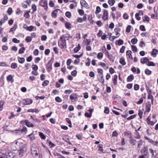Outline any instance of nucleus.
<instances>
[{"mask_svg":"<svg viewBox=\"0 0 158 158\" xmlns=\"http://www.w3.org/2000/svg\"><path fill=\"white\" fill-rule=\"evenodd\" d=\"M58 44L61 49L65 48H67L66 40L62 36L60 37V40H58Z\"/></svg>","mask_w":158,"mask_h":158,"instance_id":"f257e3e1","label":"nucleus"},{"mask_svg":"<svg viewBox=\"0 0 158 158\" xmlns=\"http://www.w3.org/2000/svg\"><path fill=\"white\" fill-rule=\"evenodd\" d=\"M40 5L43 7L45 10H47L48 8V2L47 0H40L39 2Z\"/></svg>","mask_w":158,"mask_h":158,"instance_id":"f03ea898","label":"nucleus"},{"mask_svg":"<svg viewBox=\"0 0 158 158\" xmlns=\"http://www.w3.org/2000/svg\"><path fill=\"white\" fill-rule=\"evenodd\" d=\"M53 60L51 59L48 61L46 66V69L48 72H50L52 69V65Z\"/></svg>","mask_w":158,"mask_h":158,"instance_id":"7ed1b4c3","label":"nucleus"},{"mask_svg":"<svg viewBox=\"0 0 158 158\" xmlns=\"http://www.w3.org/2000/svg\"><path fill=\"white\" fill-rule=\"evenodd\" d=\"M31 153L33 156L39 153L38 149L34 147H32L31 148Z\"/></svg>","mask_w":158,"mask_h":158,"instance_id":"20e7f679","label":"nucleus"},{"mask_svg":"<svg viewBox=\"0 0 158 158\" xmlns=\"http://www.w3.org/2000/svg\"><path fill=\"white\" fill-rule=\"evenodd\" d=\"M23 123H25L26 125L28 127H33L34 125L33 124L29 122L28 120H23L21 121Z\"/></svg>","mask_w":158,"mask_h":158,"instance_id":"39448f33","label":"nucleus"},{"mask_svg":"<svg viewBox=\"0 0 158 158\" xmlns=\"http://www.w3.org/2000/svg\"><path fill=\"white\" fill-rule=\"evenodd\" d=\"M23 103L24 105H27L31 104L32 103V100L30 98H27L23 99Z\"/></svg>","mask_w":158,"mask_h":158,"instance_id":"423d86ee","label":"nucleus"},{"mask_svg":"<svg viewBox=\"0 0 158 158\" xmlns=\"http://www.w3.org/2000/svg\"><path fill=\"white\" fill-rule=\"evenodd\" d=\"M108 18V11L106 10H104L103 15L102 16V19L104 21L107 19Z\"/></svg>","mask_w":158,"mask_h":158,"instance_id":"0eeeda50","label":"nucleus"},{"mask_svg":"<svg viewBox=\"0 0 158 158\" xmlns=\"http://www.w3.org/2000/svg\"><path fill=\"white\" fill-rule=\"evenodd\" d=\"M25 152L23 149H21L18 151L17 154L19 157H22L24 155Z\"/></svg>","mask_w":158,"mask_h":158,"instance_id":"6e6552de","label":"nucleus"},{"mask_svg":"<svg viewBox=\"0 0 158 158\" xmlns=\"http://www.w3.org/2000/svg\"><path fill=\"white\" fill-rule=\"evenodd\" d=\"M151 107V105L149 102H147L145 105V112H149L150 111Z\"/></svg>","mask_w":158,"mask_h":158,"instance_id":"1a4fd4ad","label":"nucleus"},{"mask_svg":"<svg viewBox=\"0 0 158 158\" xmlns=\"http://www.w3.org/2000/svg\"><path fill=\"white\" fill-rule=\"evenodd\" d=\"M15 155L14 153L11 152H8L6 155V158H13L14 157Z\"/></svg>","mask_w":158,"mask_h":158,"instance_id":"9d476101","label":"nucleus"},{"mask_svg":"<svg viewBox=\"0 0 158 158\" xmlns=\"http://www.w3.org/2000/svg\"><path fill=\"white\" fill-rule=\"evenodd\" d=\"M80 4L81 6V8H83V6L87 8L88 6V4L85 0H81L80 1Z\"/></svg>","mask_w":158,"mask_h":158,"instance_id":"9b49d317","label":"nucleus"},{"mask_svg":"<svg viewBox=\"0 0 158 158\" xmlns=\"http://www.w3.org/2000/svg\"><path fill=\"white\" fill-rule=\"evenodd\" d=\"M60 10L59 9H57L53 10L52 13V16L53 18H56L57 16V10Z\"/></svg>","mask_w":158,"mask_h":158,"instance_id":"f8f14e48","label":"nucleus"},{"mask_svg":"<svg viewBox=\"0 0 158 158\" xmlns=\"http://www.w3.org/2000/svg\"><path fill=\"white\" fill-rule=\"evenodd\" d=\"M158 52V50L156 49H153L151 55L154 57L156 56V55Z\"/></svg>","mask_w":158,"mask_h":158,"instance_id":"ddd939ff","label":"nucleus"},{"mask_svg":"<svg viewBox=\"0 0 158 158\" xmlns=\"http://www.w3.org/2000/svg\"><path fill=\"white\" fill-rule=\"evenodd\" d=\"M149 60V59L148 57H146L141 58L140 60V62L142 64H144L146 62H148Z\"/></svg>","mask_w":158,"mask_h":158,"instance_id":"4468645a","label":"nucleus"},{"mask_svg":"<svg viewBox=\"0 0 158 158\" xmlns=\"http://www.w3.org/2000/svg\"><path fill=\"white\" fill-rule=\"evenodd\" d=\"M142 152L144 156H148V152L147 148L144 147L143 149H142Z\"/></svg>","mask_w":158,"mask_h":158,"instance_id":"2eb2a0df","label":"nucleus"},{"mask_svg":"<svg viewBox=\"0 0 158 158\" xmlns=\"http://www.w3.org/2000/svg\"><path fill=\"white\" fill-rule=\"evenodd\" d=\"M15 131H19V132H21V133H22L23 132H24L26 133L27 131V128L25 126H24L23 127V129L21 130H15Z\"/></svg>","mask_w":158,"mask_h":158,"instance_id":"dca6fc26","label":"nucleus"},{"mask_svg":"<svg viewBox=\"0 0 158 158\" xmlns=\"http://www.w3.org/2000/svg\"><path fill=\"white\" fill-rule=\"evenodd\" d=\"M134 78V76L132 74H131L128 77L127 80L128 82L131 81L133 80Z\"/></svg>","mask_w":158,"mask_h":158,"instance_id":"f3484780","label":"nucleus"},{"mask_svg":"<svg viewBox=\"0 0 158 158\" xmlns=\"http://www.w3.org/2000/svg\"><path fill=\"white\" fill-rule=\"evenodd\" d=\"M131 50H128L126 52V54L127 56H128V57L129 59H132L133 57L131 54Z\"/></svg>","mask_w":158,"mask_h":158,"instance_id":"a211bd4d","label":"nucleus"},{"mask_svg":"<svg viewBox=\"0 0 158 158\" xmlns=\"http://www.w3.org/2000/svg\"><path fill=\"white\" fill-rule=\"evenodd\" d=\"M29 137L31 140H33L35 139V137L33 132L27 136V137Z\"/></svg>","mask_w":158,"mask_h":158,"instance_id":"6ab92c4d","label":"nucleus"},{"mask_svg":"<svg viewBox=\"0 0 158 158\" xmlns=\"http://www.w3.org/2000/svg\"><path fill=\"white\" fill-rule=\"evenodd\" d=\"M18 59L19 62L21 64L23 63L25 60L24 58L23 57H18Z\"/></svg>","mask_w":158,"mask_h":158,"instance_id":"aec40b11","label":"nucleus"},{"mask_svg":"<svg viewBox=\"0 0 158 158\" xmlns=\"http://www.w3.org/2000/svg\"><path fill=\"white\" fill-rule=\"evenodd\" d=\"M61 36L62 37L64 38V39H65L68 38V39L67 40L72 38V37L69 34H65Z\"/></svg>","mask_w":158,"mask_h":158,"instance_id":"412c9836","label":"nucleus"},{"mask_svg":"<svg viewBox=\"0 0 158 158\" xmlns=\"http://www.w3.org/2000/svg\"><path fill=\"white\" fill-rule=\"evenodd\" d=\"M81 47L79 44H78L77 46L74 49V52L75 53L77 52L81 49Z\"/></svg>","mask_w":158,"mask_h":158,"instance_id":"4be33fe9","label":"nucleus"},{"mask_svg":"<svg viewBox=\"0 0 158 158\" xmlns=\"http://www.w3.org/2000/svg\"><path fill=\"white\" fill-rule=\"evenodd\" d=\"M123 44V41L122 40H117L115 42L116 45H121Z\"/></svg>","mask_w":158,"mask_h":158,"instance_id":"5701e85b","label":"nucleus"},{"mask_svg":"<svg viewBox=\"0 0 158 158\" xmlns=\"http://www.w3.org/2000/svg\"><path fill=\"white\" fill-rule=\"evenodd\" d=\"M148 99H151L152 102V104H153V102L154 101V98L151 94H148Z\"/></svg>","mask_w":158,"mask_h":158,"instance_id":"b1692460","label":"nucleus"},{"mask_svg":"<svg viewBox=\"0 0 158 158\" xmlns=\"http://www.w3.org/2000/svg\"><path fill=\"white\" fill-rule=\"evenodd\" d=\"M117 77L118 76L116 75L115 74L114 76L113 81L114 85H115L117 83Z\"/></svg>","mask_w":158,"mask_h":158,"instance_id":"393cba45","label":"nucleus"},{"mask_svg":"<svg viewBox=\"0 0 158 158\" xmlns=\"http://www.w3.org/2000/svg\"><path fill=\"white\" fill-rule=\"evenodd\" d=\"M119 62L123 65H124L126 64V62L125 61V60L124 58H121L120 59Z\"/></svg>","mask_w":158,"mask_h":158,"instance_id":"a878e982","label":"nucleus"},{"mask_svg":"<svg viewBox=\"0 0 158 158\" xmlns=\"http://www.w3.org/2000/svg\"><path fill=\"white\" fill-rule=\"evenodd\" d=\"M27 112H35V113H38L39 112V110L36 109H29L27 110Z\"/></svg>","mask_w":158,"mask_h":158,"instance_id":"bb28decb","label":"nucleus"},{"mask_svg":"<svg viewBox=\"0 0 158 158\" xmlns=\"http://www.w3.org/2000/svg\"><path fill=\"white\" fill-rule=\"evenodd\" d=\"M107 57L110 61L112 62L114 61V57L111 54L108 55Z\"/></svg>","mask_w":158,"mask_h":158,"instance_id":"cd10ccee","label":"nucleus"},{"mask_svg":"<svg viewBox=\"0 0 158 158\" xmlns=\"http://www.w3.org/2000/svg\"><path fill=\"white\" fill-rule=\"evenodd\" d=\"M31 8L33 10V11L31 13L32 14L36 11V6L35 4H33L32 5Z\"/></svg>","mask_w":158,"mask_h":158,"instance_id":"c85d7f7f","label":"nucleus"},{"mask_svg":"<svg viewBox=\"0 0 158 158\" xmlns=\"http://www.w3.org/2000/svg\"><path fill=\"white\" fill-rule=\"evenodd\" d=\"M71 24L69 22H67L65 24V27L66 28L69 29L71 27Z\"/></svg>","mask_w":158,"mask_h":158,"instance_id":"c756f323","label":"nucleus"},{"mask_svg":"<svg viewBox=\"0 0 158 158\" xmlns=\"http://www.w3.org/2000/svg\"><path fill=\"white\" fill-rule=\"evenodd\" d=\"M135 138L137 139H140L141 138L140 136L139 135V132L135 131Z\"/></svg>","mask_w":158,"mask_h":158,"instance_id":"7c9ffc66","label":"nucleus"},{"mask_svg":"<svg viewBox=\"0 0 158 158\" xmlns=\"http://www.w3.org/2000/svg\"><path fill=\"white\" fill-rule=\"evenodd\" d=\"M115 0H108V4L110 6H113L115 3Z\"/></svg>","mask_w":158,"mask_h":158,"instance_id":"2f4dec72","label":"nucleus"},{"mask_svg":"<svg viewBox=\"0 0 158 158\" xmlns=\"http://www.w3.org/2000/svg\"><path fill=\"white\" fill-rule=\"evenodd\" d=\"M25 50V48L24 47H22L20 48L19 51V54H22L24 52V51Z\"/></svg>","mask_w":158,"mask_h":158,"instance_id":"473e14b6","label":"nucleus"},{"mask_svg":"<svg viewBox=\"0 0 158 158\" xmlns=\"http://www.w3.org/2000/svg\"><path fill=\"white\" fill-rule=\"evenodd\" d=\"M17 27V24H14V27L10 29V32L14 31L16 29Z\"/></svg>","mask_w":158,"mask_h":158,"instance_id":"72a5a7b5","label":"nucleus"},{"mask_svg":"<svg viewBox=\"0 0 158 158\" xmlns=\"http://www.w3.org/2000/svg\"><path fill=\"white\" fill-rule=\"evenodd\" d=\"M10 67L12 69H15L17 67V64L15 63H13L11 64Z\"/></svg>","mask_w":158,"mask_h":158,"instance_id":"f704fd0d","label":"nucleus"},{"mask_svg":"<svg viewBox=\"0 0 158 158\" xmlns=\"http://www.w3.org/2000/svg\"><path fill=\"white\" fill-rule=\"evenodd\" d=\"M0 66L2 67H8V65L6 62H0Z\"/></svg>","mask_w":158,"mask_h":158,"instance_id":"c9c22d12","label":"nucleus"},{"mask_svg":"<svg viewBox=\"0 0 158 158\" xmlns=\"http://www.w3.org/2000/svg\"><path fill=\"white\" fill-rule=\"evenodd\" d=\"M39 135L40 136L42 139H45V136L44 135V134L43 133L41 132H40Z\"/></svg>","mask_w":158,"mask_h":158,"instance_id":"e433bc0d","label":"nucleus"},{"mask_svg":"<svg viewBox=\"0 0 158 158\" xmlns=\"http://www.w3.org/2000/svg\"><path fill=\"white\" fill-rule=\"evenodd\" d=\"M84 42L86 45H89L91 42V41L90 39H86L85 40Z\"/></svg>","mask_w":158,"mask_h":158,"instance_id":"4c0bfd02","label":"nucleus"},{"mask_svg":"<svg viewBox=\"0 0 158 158\" xmlns=\"http://www.w3.org/2000/svg\"><path fill=\"white\" fill-rule=\"evenodd\" d=\"M98 148V150L101 152H103V145L101 144H100L97 147Z\"/></svg>","mask_w":158,"mask_h":158,"instance_id":"58836bf2","label":"nucleus"},{"mask_svg":"<svg viewBox=\"0 0 158 158\" xmlns=\"http://www.w3.org/2000/svg\"><path fill=\"white\" fill-rule=\"evenodd\" d=\"M131 49L134 52H136L137 51V49L136 47L133 45H131Z\"/></svg>","mask_w":158,"mask_h":158,"instance_id":"ea45409f","label":"nucleus"},{"mask_svg":"<svg viewBox=\"0 0 158 158\" xmlns=\"http://www.w3.org/2000/svg\"><path fill=\"white\" fill-rule=\"evenodd\" d=\"M148 62V64H147V65L148 66H156L155 64L153 62L150 61H149Z\"/></svg>","mask_w":158,"mask_h":158,"instance_id":"a19ab883","label":"nucleus"},{"mask_svg":"<svg viewBox=\"0 0 158 158\" xmlns=\"http://www.w3.org/2000/svg\"><path fill=\"white\" fill-rule=\"evenodd\" d=\"M49 83V81L48 80H45L43 82L42 85L43 86H45L47 85Z\"/></svg>","mask_w":158,"mask_h":158,"instance_id":"79ce46f5","label":"nucleus"},{"mask_svg":"<svg viewBox=\"0 0 158 158\" xmlns=\"http://www.w3.org/2000/svg\"><path fill=\"white\" fill-rule=\"evenodd\" d=\"M65 15L69 18H70L72 16L71 13L69 11H67L65 13Z\"/></svg>","mask_w":158,"mask_h":158,"instance_id":"37998d69","label":"nucleus"},{"mask_svg":"<svg viewBox=\"0 0 158 158\" xmlns=\"http://www.w3.org/2000/svg\"><path fill=\"white\" fill-rule=\"evenodd\" d=\"M32 40L31 37L30 36H27L25 39V41L27 42H29Z\"/></svg>","mask_w":158,"mask_h":158,"instance_id":"c03bdc74","label":"nucleus"},{"mask_svg":"<svg viewBox=\"0 0 158 158\" xmlns=\"http://www.w3.org/2000/svg\"><path fill=\"white\" fill-rule=\"evenodd\" d=\"M83 52H82L80 55H73V56L78 59H79V58L81 57L83 55Z\"/></svg>","mask_w":158,"mask_h":158,"instance_id":"a18cd8bd","label":"nucleus"},{"mask_svg":"<svg viewBox=\"0 0 158 158\" xmlns=\"http://www.w3.org/2000/svg\"><path fill=\"white\" fill-rule=\"evenodd\" d=\"M34 27L33 26H31L29 27H27L26 30L29 31H31L33 30Z\"/></svg>","mask_w":158,"mask_h":158,"instance_id":"49530a36","label":"nucleus"},{"mask_svg":"<svg viewBox=\"0 0 158 158\" xmlns=\"http://www.w3.org/2000/svg\"><path fill=\"white\" fill-rule=\"evenodd\" d=\"M145 73L147 75H149L152 73V71L148 69H146L145 70Z\"/></svg>","mask_w":158,"mask_h":158,"instance_id":"de8ad7c7","label":"nucleus"},{"mask_svg":"<svg viewBox=\"0 0 158 158\" xmlns=\"http://www.w3.org/2000/svg\"><path fill=\"white\" fill-rule=\"evenodd\" d=\"M129 142L131 144H132V145H135L136 144V140L135 139H133L130 140Z\"/></svg>","mask_w":158,"mask_h":158,"instance_id":"09e8293b","label":"nucleus"},{"mask_svg":"<svg viewBox=\"0 0 158 158\" xmlns=\"http://www.w3.org/2000/svg\"><path fill=\"white\" fill-rule=\"evenodd\" d=\"M32 69L35 71H36L38 69V66L36 65H33L32 66Z\"/></svg>","mask_w":158,"mask_h":158,"instance_id":"8fccbe9b","label":"nucleus"},{"mask_svg":"<svg viewBox=\"0 0 158 158\" xmlns=\"http://www.w3.org/2000/svg\"><path fill=\"white\" fill-rule=\"evenodd\" d=\"M144 18L145 19H143V22H145V21H146L148 22H149L150 18L148 16L145 15L144 16Z\"/></svg>","mask_w":158,"mask_h":158,"instance_id":"3c124183","label":"nucleus"},{"mask_svg":"<svg viewBox=\"0 0 158 158\" xmlns=\"http://www.w3.org/2000/svg\"><path fill=\"white\" fill-rule=\"evenodd\" d=\"M4 104V102L3 101H0V110L1 111L2 110L3 107V106Z\"/></svg>","mask_w":158,"mask_h":158,"instance_id":"603ef678","label":"nucleus"},{"mask_svg":"<svg viewBox=\"0 0 158 158\" xmlns=\"http://www.w3.org/2000/svg\"><path fill=\"white\" fill-rule=\"evenodd\" d=\"M104 112L106 114H109V109L108 107H105Z\"/></svg>","mask_w":158,"mask_h":158,"instance_id":"864d4df0","label":"nucleus"},{"mask_svg":"<svg viewBox=\"0 0 158 158\" xmlns=\"http://www.w3.org/2000/svg\"><path fill=\"white\" fill-rule=\"evenodd\" d=\"M138 40L136 38H133L131 40V42L133 44H135L137 42Z\"/></svg>","mask_w":158,"mask_h":158,"instance_id":"5fc2aeb1","label":"nucleus"},{"mask_svg":"<svg viewBox=\"0 0 158 158\" xmlns=\"http://www.w3.org/2000/svg\"><path fill=\"white\" fill-rule=\"evenodd\" d=\"M55 100L56 102H60L62 101L61 99L58 96L56 97L55 98Z\"/></svg>","mask_w":158,"mask_h":158,"instance_id":"6e6d98bb","label":"nucleus"},{"mask_svg":"<svg viewBox=\"0 0 158 158\" xmlns=\"http://www.w3.org/2000/svg\"><path fill=\"white\" fill-rule=\"evenodd\" d=\"M103 56V54L102 52H99L98 53L97 56V57L98 59H101L102 58Z\"/></svg>","mask_w":158,"mask_h":158,"instance_id":"4d7b16f0","label":"nucleus"},{"mask_svg":"<svg viewBox=\"0 0 158 158\" xmlns=\"http://www.w3.org/2000/svg\"><path fill=\"white\" fill-rule=\"evenodd\" d=\"M143 114V112L141 110H139L138 114L139 117L141 119L142 118Z\"/></svg>","mask_w":158,"mask_h":158,"instance_id":"13d9d810","label":"nucleus"},{"mask_svg":"<svg viewBox=\"0 0 158 158\" xmlns=\"http://www.w3.org/2000/svg\"><path fill=\"white\" fill-rule=\"evenodd\" d=\"M7 13L9 15H11L12 13V9L11 8L9 7L7 11Z\"/></svg>","mask_w":158,"mask_h":158,"instance_id":"bf43d9fd","label":"nucleus"},{"mask_svg":"<svg viewBox=\"0 0 158 158\" xmlns=\"http://www.w3.org/2000/svg\"><path fill=\"white\" fill-rule=\"evenodd\" d=\"M131 25H128L126 27V31L127 33L130 32L131 31Z\"/></svg>","mask_w":158,"mask_h":158,"instance_id":"052dcab7","label":"nucleus"},{"mask_svg":"<svg viewBox=\"0 0 158 158\" xmlns=\"http://www.w3.org/2000/svg\"><path fill=\"white\" fill-rule=\"evenodd\" d=\"M101 11L100 7L99 6H97L96 7V9L95 11L96 14H97L99 13Z\"/></svg>","mask_w":158,"mask_h":158,"instance_id":"680f3d73","label":"nucleus"},{"mask_svg":"<svg viewBox=\"0 0 158 158\" xmlns=\"http://www.w3.org/2000/svg\"><path fill=\"white\" fill-rule=\"evenodd\" d=\"M13 79V77L12 75H9L7 77V80L8 81H11Z\"/></svg>","mask_w":158,"mask_h":158,"instance_id":"e2e57ef3","label":"nucleus"},{"mask_svg":"<svg viewBox=\"0 0 158 158\" xmlns=\"http://www.w3.org/2000/svg\"><path fill=\"white\" fill-rule=\"evenodd\" d=\"M136 115L135 114H134L132 115H131L129 117H128V118H127V119L128 120H129L131 119H133L135 118L136 117Z\"/></svg>","mask_w":158,"mask_h":158,"instance_id":"0e129e2a","label":"nucleus"},{"mask_svg":"<svg viewBox=\"0 0 158 158\" xmlns=\"http://www.w3.org/2000/svg\"><path fill=\"white\" fill-rule=\"evenodd\" d=\"M118 135V134L116 130L112 132V136L113 137H116Z\"/></svg>","mask_w":158,"mask_h":158,"instance_id":"69168bd1","label":"nucleus"},{"mask_svg":"<svg viewBox=\"0 0 158 158\" xmlns=\"http://www.w3.org/2000/svg\"><path fill=\"white\" fill-rule=\"evenodd\" d=\"M139 14L138 13H136L135 14V17L136 19L138 21L139 20L141 19V17H139Z\"/></svg>","mask_w":158,"mask_h":158,"instance_id":"338daca9","label":"nucleus"},{"mask_svg":"<svg viewBox=\"0 0 158 158\" xmlns=\"http://www.w3.org/2000/svg\"><path fill=\"white\" fill-rule=\"evenodd\" d=\"M139 46L141 48L145 46V44L144 42L141 41L140 42Z\"/></svg>","mask_w":158,"mask_h":158,"instance_id":"774afa93","label":"nucleus"}]
</instances>
